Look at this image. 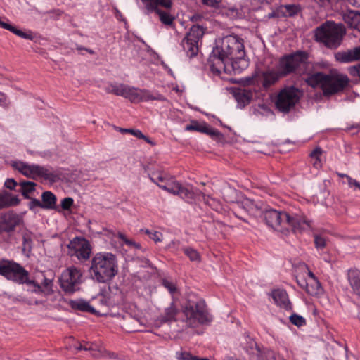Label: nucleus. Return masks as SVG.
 Returning <instances> with one entry per match:
<instances>
[{"instance_id":"nucleus-1","label":"nucleus","mask_w":360,"mask_h":360,"mask_svg":"<svg viewBox=\"0 0 360 360\" xmlns=\"http://www.w3.org/2000/svg\"><path fill=\"white\" fill-rule=\"evenodd\" d=\"M262 216L269 227L280 232L290 228L294 233H301L311 228V221L303 213L289 214L268 209L264 210Z\"/></svg>"},{"instance_id":"nucleus-2","label":"nucleus","mask_w":360,"mask_h":360,"mask_svg":"<svg viewBox=\"0 0 360 360\" xmlns=\"http://www.w3.org/2000/svg\"><path fill=\"white\" fill-rule=\"evenodd\" d=\"M89 271L90 278L95 282L110 281L119 271L116 255L108 252L96 253L91 259Z\"/></svg>"},{"instance_id":"nucleus-3","label":"nucleus","mask_w":360,"mask_h":360,"mask_svg":"<svg viewBox=\"0 0 360 360\" xmlns=\"http://www.w3.org/2000/svg\"><path fill=\"white\" fill-rule=\"evenodd\" d=\"M184 314L186 318V326L192 328L209 324L212 321L205 301L194 292H188L186 295Z\"/></svg>"},{"instance_id":"nucleus-4","label":"nucleus","mask_w":360,"mask_h":360,"mask_svg":"<svg viewBox=\"0 0 360 360\" xmlns=\"http://www.w3.org/2000/svg\"><path fill=\"white\" fill-rule=\"evenodd\" d=\"M306 82L312 87L320 86L325 95H333L344 90L348 85L349 78L343 74L327 75L319 72L309 75Z\"/></svg>"},{"instance_id":"nucleus-5","label":"nucleus","mask_w":360,"mask_h":360,"mask_svg":"<svg viewBox=\"0 0 360 360\" xmlns=\"http://www.w3.org/2000/svg\"><path fill=\"white\" fill-rule=\"evenodd\" d=\"M345 32L342 24L328 20L316 29L315 37L326 46L336 49L340 45Z\"/></svg>"},{"instance_id":"nucleus-6","label":"nucleus","mask_w":360,"mask_h":360,"mask_svg":"<svg viewBox=\"0 0 360 360\" xmlns=\"http://www.w3.org/2000/svg\"><path fill=\"white\" fill-rule=\"evenodd\" d=\"M108 93L124 97L131 103H138L160 99V96L153 95L146 89H142L122 83H111L106 89Z\"/></svg>"},{"instance_id":"nucleus-7","label":"nucleus","mask_w":360,"mask_h":360,"mask_svg":"<svg viewBox=\"0 0 360 360\" xmlns=\"http://www.w3.org/2000/svg\"><path fill=\"white\" fill-rule=\"evenodd\" d=\"M308 54L302 51L285 55L281 58L277 66L283 77L290 75H304L307 69Z\"/></svg>"},{"instance_id":"nucleus-8","label":"nucleus","mask_w":360,"mask_h":360,"mask_svg":"<svg viewBox=\"0 0 360 360\" xmlns=\"http://www.w3.org/2000/svg\"><path fill=\"white\" fill-rule=\"evenodd\" d=\"M213 53L223 56L229 60L238 54H245L243 39L234 34L226 36L218 42Z\"/></svg>"},{"instance_id":"nucleus-9","label":"nucleus","mask_w":360,"mask_h":360,"mask_svg":"<svg viewBox=\"0 0 360 360\" xmlns=\"http://www.w3.org/2000/svg\"><path fill=\"white\" fill-rule=\"evenodd\" d=\"M300 91L293 86H286L281 89L276 98V107L282 112H290L300 98Z\"/></svg>"},{"instance_id":"nucleus-10","label":"nucleus","mask_w":360,"mask_h":360,"mask_svg":"<svg viewBox=\"0 0 360 360\" xmlns=\"http://www.w3.org/2000/svg\"><path fill=\"white\" fill-rule=\"evenodd\" d=\"M0 274L20 284H27L29 280L28 272L22 266L8 260L0 262Z\"/></svg>"},{"instance_id":"nucleus-11","label":"nucleus","mask_w":360,"mask_h":360,"mask_svg":"<svg viewBox=\"0 0 360 360\" xmlns=\"http://www.w3.org/2000/svg\"><path fill=\"white\" fill-rule=\"evenodd\" d=\"M82 280V271L75 266H70L61 274L60 285L64 291L71 293L79 289Z\"/></svg>"},{"instance_id":"nucleus-12","label":"nucleus","mask_w":360,"mask_h":360,"mask_svg":"<svg viewBox=\"0 0 360 360\" xmlns=\"http://www.w3.org/2000/svg\"><path fill=\"white\" fill-rule=\"evenodd\" d=\"M283 77L280 75V71L277 68L276 70H266L262 72L260 75H255L251 77L245 79L246 85H257L260 89L267 90L269 87L274 85L281 78Z\"/></svg>"},{"instance_id":"nucleus-13","label":"nucleus","mask_w":360,"mask_h":360,"mask_svg":"<svg viewBox=\"0 0 360 360\" xmlns=\"http://www.w3.org/2000/svg\"><path fill=\"white\" fill-rule=\"evenodd\" d=\"M203 35V30L200 26H193L181 42V46L189 58L195 56L199 50L198 43Z\"/></svg>"},{"instance_id":"nucleus-14","label":"nucleus","mask_w":360,"mask_h":360,"mask_svg":"<svg viewBox=\"0 0 360 360\" xmlns=\"http://www.w3.org/2000/svg\"><path fill=\"white\" fill-rule=\"evenodd\" d=\"M151 181L157 184L162 189L173 195L180 193V184L167 174L161 172H153L149 174Z\"/></svg>"},{"instance_id":"nucleus-15","label":"nucleus","mask_w":360,"mask_h":360,"mask_svg":"<svg viewBox=\"0 0 360 360\" xmlns=\"http://www.w3.org/2000/svg\"><path fill=\"white\" fill-rule=\"evenodd\" d=\"M68 253L75 256L79 260H86L91 252V246L85 238L76 237L68 245Z\"/></svg>"},{"instance_id":"nucleus-16","label":"nucleus","mask_w":360,"mask_h":360,"mask_svg":"<svg viewBox=\"0 0 360 360\" xmlns=\"http://www.w3.org/2000/svg\"><path fill=\"white\" fill-rule=\"evenodd\" d=\"M13 167L22 174L24 176L30 178L43 177L47 179L49 173L46 169L38 165H30L22 161H13L11 163Z\"/></svg>"},{"instance_id":"nucleus-17","label":"nucleus","mask_w":360,"mask_h":360,"mask_svg":"<svg viewBox=\"0 0 360 360\" xmlns=\"http://www.w3.org/2000/svg\"><path fill=\"white\" fill-rule=\"evenodd\" d=\"M41 279L39 278L35 280H28L27 283V290L37 294H43L44 295H50L53 292V282L52 279L46 278L41 274Z\"/></svg>"},{"instance_id":"nucleus-18","label":"nucleus","mask_w":360,"mask_h":360,"mask_svg":"<svg viewBox=\"0 0 360 360\" xmlns=\"http://www.w3.org/2000/svg\"><path fill=\"white\" fill-rule=\"evenodd\" d=\"M250 345L251 351L248 352L255 354L256 352L258 360H284L272 349L266 348L261 349L255 342L252 341Z\"/></svg>"},{"instance_id":"nucleus-19","label":"nucleus","mask_w":360,"mask_h":360,"mask_svg":"<svg viewBox=\"0 0 360 360\" xmlns=\"http://www.w3.org/2000/svg\"><path fill=\"white\" fill-rule=\"evenodd\" d=\"M210 58V70L214 75H220L222 72H226V65L229 64V59L219 54H214Z\"/></svg>"},{"instance_id":"nucleus-20","label":"nucleus","mask_w":360,"mask_h":360,"mask_svg":"<svg viewBox=\"0 0 360 360\" xmlns=\"http://www.w3.org/2000/svg\"><path fill=\"white\" fill-rule=\"evenodd\" d=\"M271 295L275 303L281 308L287 311L292 309L291 303L285 290L275 289L272 290Z\"/></svg>"},{"instance_id":"nucleus-21","label":"nucleus","mask_w":360,"mask_h":360,"mask_svg":"<svg viewBox=\"0 0 360 360\" xmlns=\"http://www.w3.org/2000/svg\"><path fill=\"white\" fill-rule=\"evenodd\" d=\"M239 207L244 209L250 215L255 217L263 215L264 210H262L261 203H257L250 199H245L238 203Z\"/></svg>"},{"instance_id":"nucleus-22","label":"nucleus","mask_w":360,"mask_h":360,"mask_svg":"<svg viewBox=\"0 0 360 360\" xmlns=\"http://www.w3.org/2000/svg\"><path fill=\"white\" fill-rule=\"evenodd\" d=\"M335 58L341 63H351L360 60V46L346 51H340L335 54Z\"/></svg>"},{"instance_id":"nucleus-23","label":"nucleus","mask_w":360,"mask_h":360,"mask_svg":"<svg viewBox=\"0 0 360 360\" xmlns=\"http://www.w3.org/2000/svg\"><path fill=\"white\" fill-rule=\"evenodd\" d=\"M19 222L18 217L13 214H5L0 219V232L13 231Z\"/></svg>"},{"instance_id":"nucleus-24","label":"nucleus","mask_w":360,"mask_h":360,"mask_svg":"<svg viewBox=\"0 0 360 360\" xmlns=\"http://www.w3.org/2000/svg\"><path fill=\"white\" fill-rule=\"evenodd\" d=\"M233 95L238 102V105L241 108L248 105L252 98V91L247 89H236Z\"/></svg>"},{"instance_id":"nucleus-25","label":"nucleus","mask_w":360,"mask_h":360,"mask_svg":"<svg viewBox=\"0 0 360 360\" xmlns=\"http://www.w3.org/2000/svg\"><path fill=\"white\" fill-rule=\"evenodd\" d=\"M188 131H196L201 133H204L210 136L211 137H218L221 134L217 130L210 127L207 124H200L198 122H193L186 127Z\"/></svg>"},{"instance_id":"nucleus-26","label":"nucleus","mask_w":360,"mask_h":360,"mask_svg":"<svg viewBox=\"0 0 360 360\" xmlns=\"http://www.w3.org/2000/svg\"><path fill=\"white\" fill-rule=\"evenodd\" d=\"M229 65H231L236 73H240L249 66V60L245 58V54H238L233 58L229 60Z\"/></svg>"},{"instance_id":"nucleus-27","label":"nucleus","mask_w":360,"mask_h":360,"mask_svg":"<svg viewBox=\"0 0 360 360\" xmlns=\"http://www.w3.org/2000/svg\"><path fill=\"white\" fill-rule=\"evenodd\" d=\"M0 27L7 30H9L10 32H13V34H16L17 36L22 39L29 40H32L34 39L33 34L31 31L25 32L21 30L17 29L15 27H14L10 23L8 19H6V21H4L0 18Z\"/></svg>"},{"instance_id":"nucleus-28","label":"nucleus","mask_w":360,"mask_h":360,"mask_svg":"<svg viewBox=\"0 0 360 360\" xmlns=\"http://www.w3.org/2000/svg\"><path fill=\"white\" fill-rule=\"evenodd\" d=\"M77 350H86L91 352V355L96 358L104 356L105 353V348L101 345L95 342H86L84 345H80L76 347Z\"/></svg>"},{"instance_id":"nucleus-29","label":"nucleus","mask_w":360,"mask_h":360,"mask_svg":"<svg viewBox=\"0 0 360 360\" xmlns=\"http://www.w3.org/2000/svg\"><path fill=\"white\" fill-rule=\"evenodd\" d=\"M350 287L354 293L360 297V271L359 269H350L347 274Z\"/></svg>"},{"instance_id":"nucleus-30","label":"nucleus","mask_w":360,"mask_h":360,"mask_svg":"<svg viewBox=\"0 0 360 360\" xmlns=\"http://www.w3.org/2000/svg\"><path fill=\"white\" fill-rule=\"evenodd\" d=\"M20 200L17 195L8 192L0 191V210L18 205Z\"/></svg>"},{"instance_id":"nucleus-31","label":"nucleus","mask_w":360,"mask_h":360,"mask_svg":"<svg viewBox=\"0 0 360 360\" xmlns=\"http://www.w3.org/2000/svg\"><path fill=\"white\" fill-rule=\"evenodd\" d=\"M345 22L351 27L360 31V12L349 11L344 15Z\"/></svg>"},{"instance_id":"nucleus-32","label":"nucleus","mask_w":360,"mask_h":360,"mask_svg":"<svg viewBox=\"0 0 360 360\" xmlns=\"http://www.w3.org/2000/svg\"><path fill=\"white\" fill-rule=\"evenodd\" d=\"M305 288L306 292L312 296H319L323 292V289L318 279L306 280Z\"/></svg>"},{"instance_id":"nucleus-33","label":"nucleus","mask_w":360,"mask_h":360,"mask_svg":"<svg viewBox=\"0 0 360 360\" xmlns=\"http://www.w3.org/2000/svg\"><path fill=\"white\" fill-rule=\"evenodd\" d=\"M42 208L46 210H53L56 207V197L51 191H45L41 195Z\"/></svg>"},{"instance_id":"nucleus-34","label":"nucleus","mask_w":360,"mask_h":360,"mask_svg":"<svg viewBox=\"0 0 360 360\" xmlns=\"http://www.w3.org/2000/svg\"><path fill=\"white\" fill-rule=\"evenodd\" d=\"M300 11L299 6L295 4L282 5L278 8V12L285 17H291L297 14Z\"/></svg>"},{"instance_id":"nucleus-35","label":"nucleus","mask_w":360,"mask_h":360,"mask_svg":"<svg viewBox=\"0 0 360 360\" xmlns=\"http://www.w3.org/2000/svg\"><path fill=\"white\" fill-rule=\"evenodd\" d=\"M321 153V149L320 148H316L313 151H311L309 155L310 162L312 164L313 167L317 169H320L322 166L320 159Z\"/></svg>"},{"instance_id":"nucleus-36","label":"nucleus","mask_w":360,"mask_h":360,"mask_svg":"<svg viewBox=\"0 0 360 360\" xmlns=\"http://www.w3.org/2000/svg\"><path fill=\"white\" fill-rule=\"evenodd\" d=\"M36 184L32 181H22L20 183L22 194L26 198H30L32 193L35 191Z\"/></svg>"},{"instance_id":"nucleus-37","label":"nucleus","mask_w":360,"mask_h":360,"mask_svg":"<svg viewBox=\"0 0 360 360\" xmlns=\"http://www.w3.org/2000/svg\"><path fill=\"white\" fill-rule=\"evenodd\" d=\"M118 131L120 132H131V134L135 137L141 139L145 140L149 144L154 146L155 143L151 141L148 137L146 136L139 129H123L119 128Z\"/></svg>"},{"instance_id":"nucleus-38","label":"nucleus","mask_w":360,"mask_h":360,"mask_svg":"<svg viewBox=\"0 0 360 360\" xmlns=\"http://www.w3.org/2000/svg\"><path fill=\"white\" fill-rule=\"evenodd\" d=\"M72 306L81 311H91L94 312V308L85 300H78L76 301H74L72 303Z\"/></svg>"},{"instance_id":"nucleus-39","label":"nucleus","mask_w":360,"mask_h":360,"mask_svg":"<svg viewBox=\"0 0 360 360\" xmlns=\"http://www.w3.org/2000/svg\"><path fill=\"white\" fill-rule=\"evenodd\" d=\"M141 231L148 235L149 238L156 243L162 240V234L161 232L157 231H150L147 229H141Z\"/></svg>"},{"instance_id":"nucleus-40","label":"nucleus","mask_w":360,"mask_h":360,"mask_svg":"<svg viewBox=\"0 0 360 360\" xmlns=\"http://www.w3.org/2000/svg\"><path fill=\"white\" fill-rule=\"evenodd\" d=\"M195 193L192 188L181 186V198L191 203L195 199Z\"/></svg>"},{"instance_id":"nucleus-41","label":"nucleus","mask_w":360,"mask_h":360,"mask_svg":"<svg viewBox=\"0 0 360 360\" xmlns=\"http://www.w3.org/2000/svg\"><path fill=\"white\" fill-rule=\"evenodd\" d=\"M289 319L291 323L297 327H302L306 325L305 319L303 316L295 313L291 314L289 317Z\"/></svg>"},{"instance_id":"nucleus-42","label":"nucleus","mask_w":360,"mask_h":360,"mask_svg":"<svg viewBox=\"0 0 360 360\" xmlns=\"http://www.w3.org/2000/svg\"><path fill=\"white\" fill-rule=\"evenodd\" d=\"M117 237L120 239H121L123 241V243L125 245H128L129 247H132V248H134L136 249H141V245H140L139 243H136L133 240L128 239L124 234H123L122 233H117Z\"/></svg>"},{"instance_id":"nucleus-43","label":"nucleus","mask_w":360,"mask_h":360,"mask_svg":"<svg viewBox=\"0 0 360 360\" xmlns=\"http://www.w3.org/2000/svg\"><path fill=\"white\" fill-rule=\"evenodd\" d=\"M159 16L161 22L165 25H171L173 22L174 18L167 13L160 11L158 8L155 11Z\"/></svg>"},{"instance_id":"nucleus-44","label":"nucleus","mask_w":360,"mask_h":360,"mask_svg":"<svg viewBox=\"0 0 360 360\" xmlns=\"http://www.w3.org/2000/svg\"><path fill=\"white\" fill-rule=\"evenodd\" d=\"M148 12H153L158 8V0H141Z\"/></svg>"},{"instance_id":"nucleus-45","label":"nucleus","mask_w":360,"mask_h":360,"mask_svg":"<svg viewBox=\"0 0 360 360\" xmlns=\"http://www.w3.org/2000/svg\"><path fill=\"white\" fill-rule=\"evenodd\" d=\"M185 255L193 262H197L200 260V255L197 250L193 248L184 249Z\"/></svg>"},{"instance_id":"nucleus-46","label":"nucleus","mask_w":360,"mask_h":360,"mask_svg":"<svg viewBox=\"0 0 360 360\" xmlns=\"http://www.w3.org/2000/svg\"><path fill=\"white\" fill-rule=\"evenodd\" d=\"M314 244L317 249H323L326 245V240L324 237L320 235L314 236Z\"/></svg>"},{"instance_id":"nucleus-47","label":"nucleus","mask_w":360,"mask_h":360,"mask_svg":"<svg viewBox=\"0 0 360 360\" xmlns=\"http://www.w3.org/2000/svg\"><path fill=\"white\" fill-rule=\"evenodd\" d=\"M181 360H210V359L207 357L200 358L189 352H181Z\"/></svg>"},{"instance_id":"nucleus-48","label":"nucleus","mask_w":360,"mask_h":360,"mask_svg":"<svg viewBox=\"0 0 360 360\" xmlns=\"http://www.w3.org/2000/svg\"><path fill=\"white\" fill-rule=\"evenodd\" d=\"M347 184L351 188L354 190H359L360 191V182L356 179H352L349 176H347Z\"/></svg>"},{"instance_id":"nucleus-49","label":"nucleus","mask_w":360,"mask_h":360,"mask_svg":"<svg viewBox=\"0 0 360 360\" xmlns=\"http://www.w3.org/2000/svg\"><path fill=\"white\" fill-rule=\"evenodd\" d=\"M222 0H202V2L204 5L212 7V8H219Z\"/></svg>"},{"instance_id":"nucleus-50","label":"nucleus","mask_w":360,"mask_h":360,"mask_svg":"<svg viewBox=\"0 0 360 360\" xmlns=\"http://www.w3.org/2000/svg\"><path fill=\"white\" fill-rule=\"evenodd\" d=\"M11 103L8 97L3 92L0 91V106L6 108Z\"/></svg>"},{"instance_id":"nucleus-51","label":"nucleus","mask_w":360,"mask_h":360,"mask_svg":"<svg viewBox=\"0 0 360 360\" xmlns=\"http://www.w3.org/2000/svg\"><path fill=\"white\" fill-rule=\"evenodd\" d=\"M38 207L42 208V203L36 198H32L29 202V208L32 210H35Z\"/></svg>"},{"instance_id":"nucleus-52","label":"nucleus","mask_w":360,"mask_h":360,"mask_svg":"<svg viewBox=\"0 0 360 360\" xmlns=\"http://www.w3.org/2000/svg\"><path fill=\"white\" fill-rule=\"evenodd\" d=\"M73 200L70 198H66L63 199L61 202V206L64 210H68L72 205Z\"/></svg>"},{"instance_id":"nucleus-53","label":"nucleus","mask_w":360,"mask_h":360,"mask_svg":"<svg viewBox=\"0 0 360 360\" xmlns=\"http://www.w3.org/2000/svg\"><path fill=\"white\" fill-rule=\"evenodd\" d=\"M16 184L17 183L13 179H8L4 183L5 187L11 190L14 189Z\"/></svg>"},{"instance_id":"nucleus-54","label":"nucleus","mask_w":360,"mask_h":360,"mask_svg":"<svg viewBox=\"0 0 360 360\" xmlns=\"http://www.w3.org/2000/svg\"><path fill=\"white\" fill-rule=\"evenodd\" d=\"M175 315V311L173 308H168L166 310V316H165V321H171L173 319Z\"/></svg>"},{"instance_id":"nucleus-55","label":"nucleus","mask_w":360,"mask_h":360,"mask_svg":"<svg viewBox=\"0 0 360 360\" xmlns=\"http://www.w3.org/2000/svg\"><path fill=\"white\" fill-rule=\"evenodd\" d=\"M163 285L171 293L174 292L176 290L174 285L168 281H164Z\"/></svg>"},{"instance_id":"nucleus-56","label":"nucleus","mask_w":360,"mask_h":360,"mask_svg":"<svg viewBox=\"0 0 360 360\" xmlns=\"http://www.w3.org/2000/svg\"><path fill=\"white\" fill-rule=\"evenodd\" d=\"M158 6L169 8L172 6V0H158Z\"/></svg>"},{"instance_id":"nucleus-57","label":"nucleus","mask_w":360,"mask_h":360,"mask_svg":"<svg viewBox=\"0 0 360 360\" xmlns=\"http://www.w3.org/2000/svg\"><path fill=\"white\" fill-rule=\"evenodd\" d=\"M23 250L30 248V241L24 238Z\"/></svg>"},{"instance_id":"nucleus-58","label":"nucleus","mask_w":360,"mask_h":360,"mask_svg":"<svg viewBox=\"0 0 360 360\" xmlns=\"http://www.w3.org/2000/svg\"><path fill=\"white\" fill-rule=\"evenodd\" d=\"M308 278L307 280H313V279H317V278L315 276L313 272L308 271L307 272Z\"/></svg>"},{"instance_id":"nucleus-59","label":"nucleus","mask_w":360,"mask_h":360,"mask_svg":"<svg viewBox=\"0 0 360 360\" xmlns=\"http://www.w3.org/2000/svg\"><path fill=\"white\" fill-rule=\"evenodd\" d=\"M338 175L340 177H342V178H346V179H347V176H348L347 174H342V173H338Z\"/></svg>"},{"instance_id":"nucleus-60","label":"nucleus","mask_w":360,"mask_h":360,"mask_svg":"<svg viewBox=\"0 0 360 360\" xmlns=\"http://www.w3.org/2000/svg\"><path fill=\"white\" fill-rule=\"evenodd\" d=\"M234 214L236 215V217L240 219H242L244 221H247L246 220H245L242 217L239 216L237 213L234 212Z\"/></svg>"},{"instance_id":"nucleus-61","label":"nucleus","mask_w":360,"mask_h":360,"mask_svg":"<svg viewBox=\"0 0 360 360\" xmlns=\"http://www.w3.org/2000/svg\"><path fill=\"white\" fill-rule=\"evenodd\" d=\"M353 128L358 129L359 130H360V123L357 124L356 126H354Z\"/></svg>"},{"instance_id":"nucleus-62","label":"nucleus","mask_w":360,"mask_h":360,"mask_svg":"<svg viewBox=\"0 0 360 360\" xmlns=\"http://www.w3.org/2000/svg\"><path fill=\"white\" fill-rule=\"evenodd\" d=\"M161 64L165 67V68H167V65L164 63V62H161Z\"/></svg>"},{"instance_id":"nucleus-63","label":"nucleus","mask_w":360,"mask_h":360,"mask_svg":"<svg viewBox=\"0 0 360 360\" xmlns=\"http://www.w3.org/2000/svg\"><path fill=\"white\" fill-rule=\"evenodd\" d=\"M323 259L326 262H328L329 260L326 257H323Z\"/></svg>"},{"instance_id":"nucleus-64","label":"nucleus","mask_w":360,"mask_h":360,"mask_svg":"<svg viewBox=\"0 0 360 360\" xmlns=\"http://www.w3.org/2000/svg\"><path fill=\"white\" fill-rule=\"evenodd\" d=\"M89 52L90 53H94V51H89Z\"/></svg>"}]
</instances>
